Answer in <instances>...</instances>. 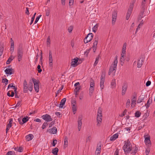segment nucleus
I'll list each match as a JSON object with an SVG mask.
<instances>
[{
	"mask_svg": "<svg viewBox=\"0 0 155 155\" xmlns=\"http://www.w3.org/2000/svg\"><path fill=\"white\" fill-rule=\"evenodd\" d=\"M90 49L87 50L85 52L84 54L86 56H87L90 52Z\"/></svg>",
	"mask_w": 155,
	"mask_h": 155,
	"instance_id": "obj_60",
	"label": "nucleus"
},
{
	"mask_svg": "<svg viewBox=\"0 0 155 155\" xmlns=\"http://www.w3.org/2000/svg\"><path fill=\"white\" fill-rule=\"evenodd\" d=\"M8 81L6 78L3 79L2 80V82L5 84V85L8 84Z\"/></svg>",
	"mask_w": 155,
	"mask_h": 155,
	"instance_id": "obj_38",
	"label": "nucleus"
},
{
	"mask_svg": "<svg viewBox=\"0 0 155 155\" xmlns=\"http://www.w3.org/2000/svg\"><path fill=\"white\" fill-rule=\"evenodd\" d=\"M58 151V149L57 148H55L52 150V152L53 154L54 155H57Z\"/></svg>",
	"mask_w": 155,
	"mask_h": 155,
	"instance_id": "obj_31",
	"label": "nucleus"
},
{
	"mask_svg": "<svg viewBox=\"0 0 155 155\" xmlns=\"http://www.w3.org/2000/svg\"><path fill=\"white\" fill-rule=\"evenodd\" d=\"M72 109L73 113L74 114L77 110L76 102L75 99H72L71 101Z\"/></svg>",
	"mask_w": 155,
	"mask_h": 155,
	"instance_id": "obj_5",
	"label": "nucleus"
},
{
	"mask_svg": "<svg viewBox=\"0 0 155 155\" xmlns=\"http://www.w3.org/2000/svg\"><path fill=\"white\" fill-rule=\"evenodd\" d=\"M28 85L26 80H25L23 83V91L24 93H27L28 91Z\"/></svg>",
	"mask_w": 155,
	"mask_h": 155,
	"instance_id": "obj_10",
	"label": "nucleus"
},
{
	"mask_svg": "<svg viewBox=\"0 0 155 155\" xmlns=\"http://www.w3.org/2000/svg\"><path fill=\"white\" fill-rule=\"evenodd\" d=\"M151 83V81H148L147 82L146 85L147 87L148 86L150 85Z\"/></svg>",
	"mask_w": 155,
	"mask_h": 155,
	"instance_id": "obj_59",
	"label": "nucleus"
},
{
	"mask_svg": "<svg viewBox=\"0 0 155 155\" xmlns=\"http://www.w3.org/2000/svg\"><path fill=\"white\" fill-rule=\"evenodd\" d=\"M90 93H92L93 91L94 90V87H90Z\"/></svg>",
	"mask_w": 155,
	"mask_h": 155,
	"instance_id": "obj_64",
	"label": "nucleus"
},
{
	"mask_svg": "<svg viewBox=\"0 0 155 155\" xmlns=\"http://www.w3.org/2000/svg\"><path fill=\"white\" fill-rule=\"evenodd\" d=\"M57 140H54L52 143V145L53 146H55L56 144L57 143Z\"/></svg>",
	"mask_w": 155,
	"mask_h": 155,
	"instance_id": "obj_61",
	"label": "nucleus"
},
{
	"mask_svg": "<svg viewBox=\"0 0 155 155\" xmlns=\"http://www.w3.org/2000/svg\"><path fill=\"white\" fill-rule=\"evenodd\" d=\"M151 103L152 99H150V98H149L147 101V103L145 104V105L146 106V107L147 108H148L149 107Z\"/></svg>",
	"mask_w": 155,
	"mask_h": 155,
	"instance_id": "obj_26",
	"label": "nucleus"
},
{
	"mask_svg": "<svg viewBox=\"0 0 155 155\" xmlns=\"http://www.w3.org/2000/svg\"><path fill=\"white\" fill-rule=\"evenodd\" d=\"M41 117L43 119L47 122L51 121L53 120L51 116L47 114L42 116Z\"/></svg>",
	"mask_w": 155,
	"mask_h": 155,
	"instance_id": "obj_9",
	"label": "nucleus"
},
{
	"mask_svg": "<svg viewBox=\"0 0 155 155\" xmlns=\"http://www.w3.org/2000/svg\"><path fill=\"white\" fill-rule=\"evenodd\" d=\"M100 55H98L96 58L95 62L94 64V66H96L98 63Z\"/></svg>",
	"mask_w": 155,
	"mask_h": 155,
	"instance_id": "obj_37",
	"label": "nucleus"
},
{
	"mask_svg": "<svg viewBox=\"0 0 155 155\" xmlns=\"http://www.w3.org/2000/svg\"><path fill=\"white\" fill-rule=\"evenodd\" d=\"M57 131V130L56 127H54L48 130L47 132L53 134H55L56 133Z\"/></svg>",
	"mask_w": 155,
	"mask_h": 155,
	"instance_id": "obj_17",
	"label": "nucleus"
},
{
	"mask_svg": "<svg viewBox=\"0 0 155 155\" xmlns=\"http://www.w3.org/2000/svg\"><path fill=\"white\" fill-rule=\"evenodd\" d=\"M48 59L49 66L50 67H52L53 64V59L52 53L51 51H50L49 52Z\"/></svg>",
	"mask_w": 155,
	"mask_h": 155,
	"instance_id": "obj_14",
	"label": "nucleus"
},
{
	"mask_svg": "<svg viewBox=\"0 0 155 155\" xmlns=\"http://www.w3.org/2000/svg\"><path fill=\"white\" fill-rule=\"evenodd\" d=\"M74 2V0H69V5L70 6V7H72V6L73 5Z\"/></svg>",
	"mask_w": 155,
	"mask_h": 155,
	"instance_id": "obj_45",
	"label": "nucleus"
},
{
	"mask_svg": "<svg viewBox=\"0 0 155 155\" xmlns=\"http://www.w3.org/2000/svg\"><path fill=\"white\" fill-rule=\"evenodd\" d=\"M118 134H115L111 136L110 138L111 141L114 140L118 137Z\"/></svg>",
	"mask_w": 155,
	"mask_h": 155,
	"instance_id": "obj_24",
	"label": "nucleus"
},
{
	"mask_svg": "<svg viewBox=\"0 0 155 155\" xmlns=\"http://www.w3.org/2000/svg\"><path fill=\"white\" fill-rule=\"evenodd\" d=\"M82 116L81 115L78 117V129L80 131L81 128L82 124Z\"/></svg>",
	"mask_w": 155,
	"mask_h": 155,
	"instance_id": "obj_13",
	"label": "nucleus"
},
{
	"mask_svg": "<svg viewBox=\"0 0 155 155\" xmlns=\"http://www.w3.org/2000/svg\"><path fill=\"white\" fill-rule=\"evenodd\" d=\"M91 139V136H89L87 138L86 140V142H90Z\"/></svg>",
	"mask_w": 155,
	"mask_h": 155,
	"instance_id": "obj_55",
	"label": "nucleus"
},
{
	"mask_svg": "<svg viewBox=\"0 0 155 155\" xmlns=\"http://www.w3.org/2000/svg\"><path fill=\"white\" fill-rule=\"evenodd\" d=\"M23 51L21 47H19L17 49V57L18 61H20L23 56Z\"/></svg>",
	"mask_w": 155,
	"mask_h": 155,
	"instance_id": "obj_4",
	"label": "nucleus"
},
{
	"mask_svg": "<svg viewBox=\"0 0 155 155\" xmlns=\"http://www.w3.org/2000/svg\"><path fill=\"white\" fill-rule=\"evenodd\" d=\"M123 148L126 154L130 153L132 149V145L129 140L124 142V145Z\"/></svg>",
	"mask_w": 155,
	"mask_h": 155,
	"instance_id": "obj_1",
	"label": "nucleus"
},
{
	"mask_svg": "<svg viewBox=\"0 0 155 155\" xmlns=\"http://www.w3.org/2000/svg\"><path fill=\"white\" fill-rule=\"evenodd\" d=\"M51 40L50 39V36H48L47 38V41H46V44L47 45L48 47H49L50 46V45L51 44Z\"/></svg>",
	"mask_w": 155,
	"mask_h": 155,
	"instance_id": "obj_29",
	"label": "nucleus"
},
{
	"mask_svg": "<svg viewBox=\"0 0 155 155\" xmlns=\"http://www.w3.org/2000/svg\"><path fill=\"white\" fill-rule=\"evenodd\" d=\"M66 101V98H63V99H62L61 100V102L60 104H59V105H58V106H59L60 108H64V105Z\"/></svg>",
	"mask_w": 155,
	"mask_h": 155,
	"instance_id": "obj_18",
	"label": "nucleus"
},
{
	"mask_svg": "<svg viewBox=\"0 0 155 155\" xmlns=\"http://www.w3.org/2000/svg\"><path fill=\"white\" fill-rule=\"evenodd\" d=\"M78 65V64H77L76 62L74 61H72L71 62V66L75 67L76 66Z\"/></svg>",
	"mask_w": 155,
	"mask_h": 155,
	"instance_id": "obj_44",
	"label": "nucleus"
},
{
	"mask_svg": "<svg viewBox=\"0 0 155 155\" xmlns=\"http://www.w3.org/2000/svg\"><path fill=\"white\" fill-rule=\"evenodd\" d=\"M94 42L93 43V48H96L97 46L98 40V37H97L94 38Z\"/></svg>",
	"mask_w": 155,
	"mask_h": 155,
	"instance_id": "obj_22",
	"label": "nucleus"
},
{
	"mask_svg": "<svg viewBox=\"0 0 155 155\" xmlns=\"http://www.w3.org/2000/svg\"><path fill=\"white\" fill-rule=\"evenodd\" d=\"M81 87L80 86H79L76 87L74 89V90L75 91L76 93H77L79 91V90L81 89Z\"/></svg>",
	"mask_w": 155,
	"mask_h": 155,
	"instance_id": "obj_47",
	"label": "nucleus"
},
{
	"mask_svg": "<svg viewBox=\"0 0 155 155\" xmlns=\"http://www.w3.org/2000/svg\"><path fill=\"white\" fill-rule=\"evenodd\" d=\"M134 2L132 3L130 5L129 8L128 9L127 12V13L126 18L127 20H128L133 10L134 7Z\"/></svg>",
	"mask_w": 155,
	"mask_h": 155,
	"instance_id": "obj_6",
	"label": "nucleus"
},
{
	"mask_svg": "<svg viewBox=\"0 0 155 155\" xmlns=\"http://www.w3.org/2000/svg\"><path fill=\"white\" fill-rule=\"evenodd\" d=\"M14 95V93L12 91H9L7 93V95L9 97H13Z\"/></svg>",
	"mask_w": 155,
	"mask_h": 155,
	"instance_id": "obj_30",
	"label": "nucleus"
},
{
	"mask_svg": "<svg viewBox=\"0 0 155 155\" xmlns=\"http://www.w3.org/2000/svg\"><path fill=\"white\" fill-rule=\"evenodd\" d=\"M144 10H142V11L140 12L138 17L139 20H141V19L144 16Z\"/></svg>",
	"mask_w": 155,
	"mask_h": 155,
	"instance_id": "obj_28",
	"label": "nucleus"
},
{
	"mask_svg": "<svg viewBox=\"0 0 155 155\" xmlns=\"http://www.w3.org/2000/svg\"><path fill=\"white\" fill-rule=\"evenodd\" d=\"M133 148L134 149V150L131 153L132 154V155H134L137 152L138 148L136 146H135L134 147H133Z\"/></svg>",
	"mask_w": 155,
	"mask_h": 155,
	"instance_id": "obj_27",
	"label": "nucleus"
},
{
	"mask_svg": "<svg viewBox=\"0 0 155 155\" xmlns=\"http://www.w3.org/2000/svg\"><path fill=\"white\" fill-rule=\"evenodd\" d=\"M125 57V55L121 54V57L120 58V61L121 62H123L124 61V57Z\"/></svg>",
	"mask_w": 155,
	"mask_h": 155,
	"instance_id": "obj_46",
	"label": "nucleus"
},
{
	"mask_svg": "<svg viewBox=\"0 0 155 155\" xmlns=\"http://www.w3.org/2000/svg\"><path fill=\"white\" fill-rule=\"evenodd\" d=\"M102 110L101 108L99 107L97 111V126L100 125L102 120Z\"/></svg>",
	"mask_w": 155,
	"mask_h": 155,
	"instance_id": "obj_3",
	"label": "nucleus"
},
{
	"mask_svg": "<svg viewBox=\"0 0 155 155\" xmlns=\"http://www.w3.org/2000/svg\"><path fill=\"white\" fill-rule=\"evenodd\" d=\"M141 115V113L139 111H137L135 114V117H138L140 116Z\"/></svg>",
	"mask_w": 155,
	"mask_h": 155,
	"instance_id": "obj_40",
	"label": "nucleus"
},
{
	"mask_svg": "<svg viewBox=\"0 0 155 155\" xmlns=\"http://www.w3.org/2000/svg\"><path fill=\"white\" fill-rule=\"evenodd\" d=\"M17 150L19 152H21L22 151L23 148L21 147H19L17 148Z\"/></svg>",
	"mask_w": 155,
	"mask_h": 155,
	"instance_id": "obj_58",
	"label": "nucleus"
},
{
	"mask_svg": "<svg viewBox=\"0 0 155 155\" xmlns=\"http://www.w3.org/2000/svg\"><path fill=\"white\" fill-rule=\"evenodd\" d=\"M13 122V119H10L9 120V122L8 124L7 125V126L8 127H12V124Z\"/></svg>",
	"mask_w": 155,
	"mask_h": 155,
	"instance_id": "obj_39",
	"label": "nucleus"
},
{
	"mask_svg": "<svg viewBox=\"0 0 155 155\" xmlns=\"http://www.w3.org/2000/svg\"><path fill=\"white\" fill-rule=\"evenodd\" d=\"M130 104V101L129 99L127 100L126 104V108H128L129 107Z\"/></svg>",
	"mask_w": 155,
	"mask_h": 155,
	"instance_id": "obj_41",
	"label": "nucleus"
},
{
	"mask_svg": "<svg viewBox=\"0 0 155 155\" xmlns=\"http://www.w3.org/2000/svg\"><path fill=\"white\" fill-rule=\"evenodd\" d=\"M33 88V84L32 83H31L30 82L29 84H28V90H29L30 91H31Z\"/></svg>",
	"mask_w": 155,
	"mask_h": 155,
	"instance_id": "obj_35",
	"label": "nucleus"
},
{
	"mask_svg": "<svg viewBox=\"0 0 155 155\" xmlns=\"http://www.w3.org/2000/svg\"><path fill=\"white\" fill-rule=\"evenodd\" d=\"M127 112V110H125L123 112V113L121 114L120 115V116L121 117H123L124 116L126 113Z\"/></svg>",
	"mask_w": 155,
	"mask_h": 155,
	"instance_id": "obj_54",
	"label": "nucleus"
},
{
	"mask_svg": "<svg viewBox=\"0 0 155 155\" xmlns=\"http://www.w3.org/2000/svg\"><path fill=\"white\" fill-rule=\"evenodd\" d=\"M101 144H100L99 146H97V151H100L101 149Z\"/></svg>",
	"mask_w": 155,
	"mask_h": 155,
	"instance_id": "obj_56",
	"label": "nucleus"
},
{
	"mask_svg": "<svg viewBox=\"0 0 155 155\" xmlns=\"http://www.w3.org/2000/svg\"><path fill=\"white\" fill-rule=\"evenodd\" d=\"M146 4V0H143L141 5V7L142 10H144L145 8Z\"/></svg>",
	"mask_w": 155,
	"mask_h": 155,
	"instance_id": "obj_32",
	"label": "nucleus"
},
{
	"mask_svg": "<svg viewBox=\"0 0 155 155\" xmlns=\"http://www.w3.org/2000/svg\"><path fill=\"white\" fill-rule=\"evenodd\" d=\"M98 25L96 24L95 25L94 27L92 28V31L93 32L95 33L98 29Z\"/></svg>",
	"mask_w": 155,
	"mask_h": 155,
	"instance_id": "obj_36",
	"label": "nucleus"
},
{
	"mask_svg": "<svg viewBox=\"0 0 155 155\" xmlns=\"http://www.w3.org/2000/svg\"><path fill=\"white\" fill-rule=\"evenodd\" d=\"M11 48L10 49V51L12 52L11 54L13 53L14 51V42L12 38L11 39Z\"/></svg>",
	"mask_w": 155,
	"mask_h": 155,
	"instance_id": "obj_19",
	"label": "nucleus"
},
{
	"mask_svg": "<svg viewBox=\"0 0 155 155\" xmlns=\"http://www.w3.org/2000/svg\"><path fill=\"white\" fill-rule=\"evenodd\" d=\"M136 100H137L136 97L135 96L133 97L132 98V103H131V107H132V108H133L134 107L135 104H136Z\"/></svg>",
	"mask_w": 155,
	"mask_h": 155,
	"instance_id": "obj_23",
	"label": "nucleus"
},
{
	"mask_svg": "<svg viewBox=\"0 0 155 155\" xmlns=\"http://www.w3.org/2000/svg\"><path fill=\"white\" fill-rule=\"evenodd\" d=\"M111 85L114 87L116 86V80L115 79H113L112 80Z\"/></svg>",
	"mask_w": 155,
	"mask_h": 155,
	"instance_id": "obj_43",
	"label": "nucleus"
},
{
	"mask_svg": "<svg viewBox=\"0 0 155 155\" xmlns=\"http://www.w3.org/2000/svg\"><path fill=\"white\" fill-rule=\"evenodd\" d=\"M150 151V149L149 148H148L146 150L145 153L146 155H148Z\"/></svg>",
	"mask_w": 155,
	"mask_h": 155,
	"instance_id": "obj_49",
	"label": "nucleus"
},
{
	"mask_svg": "<svg viewBox=\"0 0 155 155\" xmlns=\"http://www.w3.org/2000/svg\"><path fill=\"white\" fill-rule=\"evenodd\" d=\"M93 36V35L92 33H89L84 39V43H87L90 42L92 39Z\"/></svg>",
	"mask_w": 155,
	"mask_h": 155,
	"instance_id": "obj_7",
	"label": "nucleus"
},
{
	"mask_svg": "<svg viewBox=\"0 0 155 155\" xmlns=\"http://www.w3.org/2000/svg\"><path fill=\"white\" fill-rule=\"evenodd\" d=\"M145 143L146 144L148 147H150L151 146V143L150 140V137H146L145 138Z\"/></svg>",
	"mask_w": 155,
	"mask_h": 155,
	"instance_id": "obj_15",
	"label": "nucleus"
},
{
	"mask_svg": "<svg viewBox=\"0 0 155 155\" xmlns=\"http://www.w3.org/2000/svg\"><path fill=\"white\" fill-rule=\"evenodd\" d=\"M22 118H19L18 119V120L19 123L21 124H23V122H22Z\"/></svg>",
	"mask_w": 155,
	"mask_h": 155,
	"instance_id": "obj_52",
	"label": "nucleus"
},
{
	"mask_svg": "<svg viewBox=\"0 0 155 155\" xmlns=\"http://www.w3.org/2000/svg\"><path fill=\"white\" fill-rule=\"evenodd\" d=\"M145 96L144 95H140L137 101V103H140L144 101V100L145 99Z\"/></svg>",
	"mask_w": 155,
	"mask_h": 155,
	"instance_id": "obj_20",
	"label": "nucleus"
},
{
	"mask_svg": "<svg viewBox=\"0 0 155 155\" xmlns=\"http://www.w3.org/2000/svg\"><path fill=\"white\" fill-rule=\"evenodd\" d=\"M13 72V70L12 68H7L5 70V72L7 76L12 74Z\"/></svg>",
	"mask_w": 155,
	"mask_h": 155,
	"instance_id": "obj_16",
	"label": "nucleus"
},
{
	"mask_svg": "<svg viewBox=\"0 0 155 155\" xmlns=\"http://www.w3.org/2000/svg\"><path fill=\"white\" fill-rule=\"evenodd\" d=\"M143 61L140 60H138L137 63V67L138 68H140L142 64Z\"/></svg>",
	"mask_w": 155,
	"mask_h": 155,
	"instance_id": "obj_34",
	"label": "nucleus"
},
{
	"mask_svg": "<svg viewBox=\"0 0 155 155\" xmlns=\"http://www.w3.org/2000/svg\"><path fill=\"white\" fill-rule=\"evenodd\" d=\"M27 141H29L31 140L33 138V136L32 134H29L26 137Z\"/></svg>",
	"mask_w": 155,
	"mask_h": 155,
	"instance_id": "obj_25",
	"label": "nucleus"
},
{
	"mask_svg": "<svg viewBox=\"0 0 155 155\" xmlns=\"http://www.w3.org/2000/svg\"><path fill=\"white\" fill-rule=\"evenodd\" d=\"M68 140L67 137H65L64 140V147L65 148L67 147L68 146Z\"/></svg>",
	"mask_w": 155,
	"mask_h": 155,
	"instance_id": "obj_33",
	"label": "nucleus"
},
{
	"mask_svg": "<svg viewBox=\"0 0 155 155\" xmlns=\"http://www.w3.org/2000/svg\"><path fill=\"white\" fill-rule=\"evenodd\" d=\"M28 120V118L27 117H24V118H22V122H23V124L26 122H27Z\"/></svg>",
	"mask_w": 155,
	"mask_h": 155,
	"instance_id": "obj_42",
	"label": "nucleus"
},
{
	"mask_svg": "<svg viewBox=\"0 0 155 155\" xmlns=\"http://www.w3.org/2000/svg\"><path fill=\"white\" fill-rule=\"evenodd\" d=\"M105 81V75H101V78L100 82V87L101 89L102 90L104 87V84Z\"/></svg>",
	"mask_w": 155,
	"mask_h": 155,
	"instance_id": "obj_12",
	"label": "nucleus"
},
{
	"mask_svg": "<svg viewBox=\"0 0 155 155\" xmlns=\"http://www.w3.org/2000/svg\"><path fill=\"white\" fill-rule=\"evenodd\" d=\"M13 84H14L13 83H11V84H9L8 86V89L12 88L11 89L14 90V91L15 92V93H16L17 89L15 87V86L13 85Z\"/></svg>",
	"mask_w": 155,
	"mask_h": 155,
	"instance_id": "obj_21",
	"label": "nucleus"
},
{
	"mask_svg": "<svg viewBox=\"0 0 155 155\" xmlns=\"http://www.w3.org/2000/svg\"><path fill=\"white\" fill-rule=\"evenodd\" d=\"M113 64L112 65L109 69L108 74L110 75L111 73L114 71V73L115 72V71L117 69V56L116 55L114 58V61Z\"/></svg>",
	"mask_w": 155,
	"mask_h": 155,
	"instance_id": "obj_2",
	"label": "nucleus"
},
{
	"mask_svg": "<svg viewBox=\"0 0 155 155\" xmlns=\"http://www.w3.org/2000/svg\"><path fill=\"white\" fill-rule=\"evenodd\" d=\"M119 153V150L118 149H117L114 153V155H118Z\"/></svg>",
	"mask_w": 155,
	"mask_h": 155,
	"instance_id": "obj_62",
	"label": "nucleus"
},
{
	"mask_svg": "<svg viewBox=\"0 0 155 155\" xmlns=\"http://www.w3.org/2000/svg\"><path fill=\"white\" fill-rule=\"evenodd\" d=\"M94 82L93 80H92V81L91 82L90 84V87H94Z\"/></svg>",
	"mask_w": 155,
	"mask_h": 155,
	"instance_id": "obj_50",
	"label": "nucleus"
},
{
	"mask_svg": "<svg viewBox=\"0 0 155 155\" xmlns=\"http://www.w3.org/2000/svg\"><path fill=\"white\" fill-rule=\"evenodd\" d=\"M32 80L34 84L35 89V91L38 92L39 89L38 81L34 78H32Z\"/></svg>",
	"mask_w": 155,
	"mask_h": 155,
	"instance_id": "obj_8",
	"label": "nucleus"
},
{
	"mask_svg": "<svg viewBox=\"0 0 155 155\" xmlns=\"http://www.w3.org/2000/svg\"><path fill=\"white\" fill-rule=\"evenodd\" d=\"M73 28V26H71L68 28V32L69 33H71L72 31Z\"/></svg>",
	"mask_w": 155,
	"mask_h": 155,
	"instance_id": "obj_51",
	"label": "nucleus"
},
{
	"mask_svg": "<svg viewBox=\"0 0 155 155\" xmlns=\"http://www.w3.org/2000/svg\"><path fill=\"white\" fill-rule=\"evenodd\" d=\"M126 47H127V44L126 43H125L123 44L122 49L126 50Z\"/></svg>",
	"mask_w": 155,
	"mask_h": 155,
	"instance_id": "obj_57",
	"label": "nucleus"
},
{
	"mask_svg": "<svg viewBox=\"0 0 155 155\" xmlns=\"http://www.w3.org/2000/svg\"><path fill=\"white\" fill-rule=\"evenodd\" d=\"M117 13L116 11H114L113 12L112 14V18H117Z\"/></svg>",
	"mask_w": 155,
	"mask_h": 155,
	"instance_id": "obj_48",
	"label": "nucleus"
},
{
	"mask_svg": "<svg viewBox=\"0 0 155 155\" xmlns=\"http://www.w3.org/2000/svg\"><path fill=\"white\" fill-rule=\"evenodd\" d=\"M21 102L19 101L16 104L15 106V107L16 108H18V107L20 105Z\"/></svg>",
	"mask_w": 155,
	"mask_h": 155,
	"instance_id": "obj_63",
	"label": "nucleus"
},
{
	"mask_svg": "<svg viewBox=\"0 0 155 155\" xmlns=\"http://www.w3.org/2000/svg\"><path fill=\"white\" fill-rule=\"evenodd\" d=\"M48 125V123L47 122H45L43 124L42 128V129H44L46 126Z\"/></svg>",
	"mask_w": 155,
	"mask_h": 155,
	"instance_id": "obj_53",
	"label": "nucleus"
},
{
	"mask_svg": "<svg viewBox=\"0 0 155 155\" xmlns=\"http://www.w3.org/2000/svg\"><path fill=\"white\" fill-rule=\"evenodd\" d=\"M128 87L127 84L126 83H123V86L122 87V94L123 95H124L127 91V88Z\"/></svg>",
	"mask_w": 155,
	"mask_h": 155,
	"instance_id": "obj_11",
	"label": "nucleus"
}]
</instances>
